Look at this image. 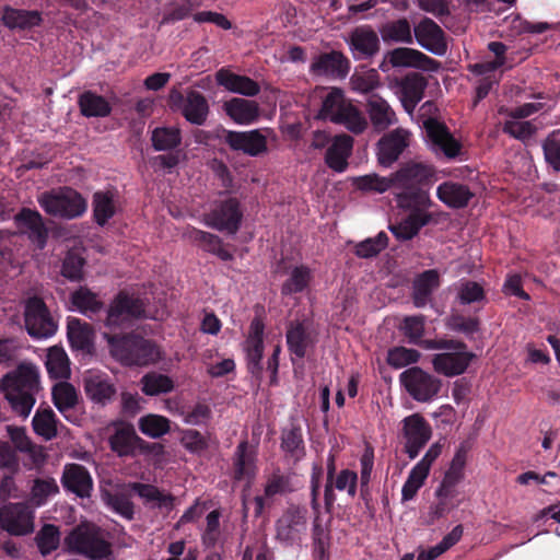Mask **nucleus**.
<instances>
[{
  "label": "nucleus",
  "instance_id": "680f3d73",
  "mask_svg": "<svg viewBox=\"0 0 560 560\" xmlns=\"http://www.w3.org/2000/svg\"><path fill=\"white\" fill-rule=\"evenodd\" d=\"M131 489L148 502L156 501L159 508H172L174 498L172 494H164L158 487L149 483L133 482Z\"/></svg>",
  "mask_w": 560,
  "mask_h": 560
},
{
  "label": "nucleus",
  "instance_id": "4be33fe9",
  "mask_svg": "<svg viewBox=\"0 0 560 560\" xmlns=\"http://www.w3.org/2000/svg\"><path fill=\"white\" fill-rule=\"evenodd\" d=\"M410 132L402 128H396L385 133L376 144L378 163L384 167L392 166L409 147Z\"/></svg>",
  "mask_w": 560,
  "mask_h": 560
},
{
  "label": "nucleus",
  "instance_id": "0eeeda50",
  "mask_svg": "<svg viewBox=\"0 0 560 560\" xmlns=\"http://www.w3.org/2000/svg\"><path fill=\"white\" fill-rule=\"evenodd\" d=\"M38 203L46 213L63 219L79 218L88 209L86 200L71 187L45 191L39 196Z\"/></svg>",
  "mask_w": 560,
  "mask_h": 560
},
{
  "label": "nucleus",
  "instance_id": "aec40b11",
  "mask_svg": "<svg viewBox=\"0 0 560 560\" xmlns=\"http://www.w3.org/2000/svg\"><path fill=\"white\" fill-rule=\"evenodd\" d=\"M16 234L27 235V238L38 249H44L48 240V229L44 223L42 214L34 209L22 208L14 217Z\"/></svg>",
  "mask_w": 560,
  "mask_h": 560
},
{
  "label": "nucleus",
  "instance_id": "f8f14e48",
  "mask_svg": "<svg viewBox=\"0 0 560 560\" xmlns=\"http://www.w3.org/2000/svg\"><path fill=\"white\" fill-rule=\"evenodd\" d=\"M82 386L86 398L94 405L105 407L117 397V386L112 376L100 370H88L82 375Z\"/></svg>",
  "mask_w": 560,
  "mask_h": 560
},
{
  "label": "nucleus",
  "instance_id": "58836bf2",
  "mask_svg": "<svg viewBox=\"0 0 560 560\" xmlns=\"http://www.w3.org/2000/svg\"><path fill=\"white\" fill-rule=\"evenodd\" d=\"M188 236L202 250L218 256L223 261H230L234 258L233 254L224 247L222 238L215 234L192 228Z\"/></svg>",
  "mask_w": 560,
  "mask_h": 560
},
{
  "label": "nucleus",
  "instance_id": "2f4dec72",
  "mask_svg": "<svg viewBox=\"0 0 560 560\" xmlns=\"http://www.w3.org/2000/svg\"><path fill=\"white\" fill-rule=\"evenodd\" d=\"M440 273L436 269H428L419 273L412 281L411 300L416 307L422 308L432 301L433 292L440 287Z\"/></svg>",
  "mask_w": 560,
  "mask_h": 560
},
{
  "label": "nucleus",
  "instance_id": "052dcab7",
  "mask_svg": "<svg viewBox=\"0 0 560 560\" xmlns=\"http://www.w3.org/2000/svg\"><path fill=\"white\" fill-rule=\"evenodd\" d=\"M388 245V236L384 231H381L375 237H369L355 244L354 255L359 258H373L376 257Z\"/></svg>",
  "mask_w": 560,
  "mask_h": 560
},
{
  "label": "nucleus",
  "instance_id": "ddd939ff",
  "mask_svg": "<svg viewBox=\"0 0 560 560\" xmlns=\"http://www.w3.org/2000/svg\"><path fill=\"white\" fill-rule=\"evenodd\" d=\"M0 528L12 536H25L34 530V511L25 502L0 506Z\"/></svg>",
  "mask_w": 560,
  "mask_h": 560
},
{
  "label": "nucleus",
  "instance_id": "20e7f679",
  "mask_svg": "<svg viewBox=\"0 0 560 560\" xmlns=\"http://www.w3.org/2000/svg\"><path fill=\"white\" fill-rule=\"evenodd\" d=\"M63 544L70 553L89 560H110L113 556L109 533L89 521L75 525L65 537Z\"/></svg>",
  "mask_w": 560,
  "mask_h": 560
},
{
  "label": "nucleus",
  "instance_id": "412c9836",
  "mask_svg": "<svg viewBox=\"0 0 560 560\" xmlns=\"http://www.w3.org/2000/svg\"><path fill=\"white\" fill-rule=\"evenodd\" d=\"M423 128L432 145L447 159L453 160L462 154V143L452 135L448 127L435 117L423 119Z\"/></svg>",
  "mask_w": 560,
  "mask_h": 560
},
{
  "label": "nucleus",
  "instance_id": "a19ab883",
  "mask_svg": "<svg viewBox=\"0 0 560 560\" xmlns=\"http://www.w3.org/2000/svg\"><path fill=\"white\" fill-rule=\"evenodd\" d=\"M366 110L373 126L378 130H384L397 121L396 114L390 105L376 94L370 96Z\"/></svg>",
  "mask_w": 560,
  "mask_h": 560
},
{
  "label": "nucleus",
  "instance_id": "338daca9",
  "mask_svg": "<svg viewBox=\"0 0 560 560\" xmlns=\"http://www.w3.org/2000/svg\"><path fill=\"white\" fill-rule=\"evenodd\" d=\"M446 327L456 332H462L466 336H472L480 329V320L478 317H465L458 313H452L445 322Z\"/></svg>",
  "mask_w": 560,
  "mask_h": 560
},
{
  "label": "nucleus",
  "instance_id": "49530a36",
  "mask_svg": "<svg viewBox=\"0 0 560 560\" xmlns=\"http://www.w3.org/2000/svg\"><path fill=\"white\" fill-rule=\"evenodd\" d=\"M45 365L51 378L66 380L70 377V361L61 347L54 346L48 349Z\"/></svg>",
  "mask_w": 560,
  "mask_h": 560
},
{
  "label": "nucleus",
  "instance_id": "1a4fd4ad",
  "mask_svg": "<svg viewBox=\"0 0 560 560\" xmlns=\"http://www.w3.org/2000/svg\"><path fill=\"white\" fill-rule=\"evenodd\" d=\"M242 220L241 202L235 197L215 201L211 210L203 214V223L207 226L230 235L237 233Z\"/></svg>",
  "mask_w": 560,
  "mask_h": 560
},
{
  "label": "nucleus",
  "instance_id": "3c124183",
  "mask_svg": "<svg viewBox=\"0 0 560 560\" xmlns=\"http://www.w3.org/2000/svg\"><path fill=\"white\" fill-rule=\"evenodd\" d=\"M203 0H171L163 13L162 24L175 23L190 16Z\"/></svg>",
  "mask_w": 560,
  "mask_h": 560
},
{
  "label": "nucleus",
  "instance_id": "2eb2a0df",
  "mask_svg": "<svg viewBox=\"0 0 560 560\" xmlns=\"http://www.w3.org/2000/svg\"><path fill=\"white\" fill-rule=\"evenodd\" d=\"M264 331L265 324L261 317L255 316L249 325L248 335L244 341L246 368L248 373L258 382L262 380L264 365Z\"/></svg>",
  "mask_w": 560,
  "mask_h": 560
},
{
  "label": "nucleus",
  "instance_id": "774afa93",
  "mask_svg": "<svg viewBox=\"0 0 560 560\" xmlns=\"http://www.w3.org/2000/svg\"><path fill=\"white\" fill-rule=\"evenodd\" d=\"M85 259L77 252L69 250L63 259L61 275L70 281L83 279Z\"/></svg>",
  "mask_w": 560,
  "mask_h": 560
},
{
  "label": "nucleus",
  "instance_id": "bf43d9fd",
  "mask_svg": "<svg viewBox=\"0 0 560 560\" xmlns=\"http://www.w3.org/2000/svg\"><path fill=\"white\" fill-rule=\"evenodd\" d=\"M52 402L56 408L68 419L66 412L78 402L77 390L70 383H60L52 389Z\"/></svg>",
  "mask_w": 560,
  "mask_h": 560
},
{
  "label": "nucleus",
  "instance_id": "dca6fc26",
  "mask_svg": "<svg viewBox=\"0 0 560 560\" xmlns=\"http://www.w3.org/2000/svg\"><path fill=\"white\" fill-rule=\"evenodd\" d=\"M401 435L405 440L404 451L415 459L432 438L431 424L420 413L407 416L401 421Z\"/></svg>",
  "mask_w": 560,
  "mask_h": 560
},
{
  "label": "nucleus",
  "instance_id": "09e8293b",
  "mask_svg": "<svg viewBox=\"0 0 560 560\" xmlns=\"http://www.w3.org/2000/svg\"><path fill=\"white\" fill-rule=\"evenodd\" d=\"M155 151H172L182 144V132L177 127H156L151 133Z\"/></svg>",
  "mask_w": 560,
  "mask_h": 560
},
{
  "label": "nucleus",
  "instance_id": "9b49d317",
  "mask_svg": "<svg viewBox=\"0 0 560 560\" xmlns=\"http://www.w3.org/2000/svg\"><path fill=\"white\" fill-rule=\"evenodd\" d=\"M24 323L27 334L35 339L49 338L58 328L46 303L38 296H32L26 301Z\"/></svg>",
  "mask_w": 560,
  "mask_h": 560
},
{
  "label": "nucleus",
  "instance_id": "473e14b6",
  "mask_svg": "<svg viewBox=\"0 0 560 560\" xmlns=\"http://www.w3.org/2000/svg\"><path fill=\"white\" fill-rule=\"evenodd\" d=\"M222 108L235 124L243 126L256 122L260 115L257 102L242 97H233L225 101Z\"/></svg>",
  "mask_w": 560,
  "mask_h": 560
},
{
  "label": "nucleus",
  "instance_id": "5fc2aeb1",
  "mask_svg": "<svg viewBox=\"0 0 560 560\" xmlns=\"http://www.w3.org/2000/svg\"><path fill=\"white\" fill-rule=\"evenodd\" d=\"M60 530L54 524H45L37 532L35 542L42 556L46 557L57 550L60 545Z\"/></svg>",
  "mask_w": 560,
  "mask_h": 560
},
{
  "label": "nucleus",
  "instance_id": "8fccbe9b",
  "mask_svg": "<svg viewBox=\"0 0 560 560\" xmlns=\"http://www.w3.org/2000/svg\"><path fill=\"white\" fill-rule=\"evenodd\" d=\"M92 207L94 221L100 226H104L116 213L114 196L109 191L94 192Z\"/></svg>",
  "mask_w": 560,
  "mask_h": 560
},
{
  "label": "nucleus",
  "instance_id": "f03ea898",
  "mask_svg": "<svg viewBox=\"0 0 560 560\" xmlns=\"http://www.w3.org/2000/svg\"><path fill=\"white\" fill-rule=\"evenodd\" d=\"M0 388L12 411L26 419L40 389L38 370L32 364H20L2 377Z\"/></svg>",
  "mask_w": 560,
  "mask_h": 560
},
{
  "label": "nucleus",
  "instance_id": "0e129e2a",
  "mask_svg": "<svg viewBox=\"0 0 560 560\" xmlns=\"http://www.w3.org/2000/svg\"><path fill=\"white\" fill-rule=\"evenodd\" d=\"M59 492V487L54 478H36L31 489V500L37 505H44L50 495Z\"/></svg>",
  "mask_w": 560,
  "mask_h": 560
},
{
  "label": "nucleus",
  "instance_id": "c9c22d12",
  "mask_svg": "<svg viewBox=\"0 0 560 560\" xmlns=\"http://www.w3.org/2000/svg\"><path fill=\"white\" fill-rule=\"evenodd\" d=\"M352 148L353 138L351 136L346 133L336 136L326 151L325 162L327 166L338 173L346 171Z\"/></svg>",
  "mask_w": 560,
  "mask_h": 560
},
{
  "label": "nucleus",
  "instance_id": "b1692460",
  "mask_svg": "<svg viewBox=\"0 0 560 560\" xmlns=\"http://www.w3.org/2000/svg\"><path fill=\"white\" fill-rule=\"evenodd\" d=\"M348 44L355 60H371L381 49L377 33L369 25L352 30L349 34Z\"/></svg>",
  "mask_w": 560,
  "mask_h": 560
},
{
  "label": "nucleus",
  "instance_id": "a18cd8bd",
  "mask_svg": "<svg viewBox=\"0 0 560 560\" xmlns=\"http://www.w3.org/2000/svg\"><path fill=\"white\" fill-rule=\"evenodd\" d=\"M380 33L385 43L411 44L413 42L411 26L406 18L383 24Z\"/></svg>",
  "mask_w": 560,
  "mask_h": 560
},
{
  "label": "nucleus",
  "instance_id": "6ab92c4d",
  "mask_svg": "<svg viewBox=\"0 0 560 560\" xmlns=\"http://www.w3.org/2000/svg\"><path fill=\"white\" fill-rule=\"evenodd\" d=\"M307 513L304 505L289 504L276 522V538L287 545H293L306 529Z\"/></svg>",
  "mask_w": 560,
  "mask_h": 560
},
{
  "label": "nucleus",
  "instance_id": "6e6d98bb",
  "mask_svg": "<svg viewBox=\"0 0 560 560\" xmlns=\"http://www.w3.org/2000/svg\"><path fill=\"white\" fill-rule=\"evenodd\" d=\"M170 424L171 421L166 417L154 413L143 416L138 421L141 433L151 439H159L168 433L171 430Z\"/></svg>",
  "mask_w": 560,
  "mask_h": 560
},
{
  "label": "nucleus",
  "instance_id": "7ed1b4c3",
  "mask_svg": "<svg viewBox=\"0 0 560 560\" xmlns=\"http://www.w3.org/2000/svg\"><path fill=\"white\" fill-rule=\"evenodd\" d=\"M110 355L122 365L145 366L160 359L156 345L140 335L104 332Z\"/></svg>",
  "mask_w": 560,
  "mask_h": 560
},
{
  "label": "nucleus",
  "instance_id": "4c0bfd02",
  "mask_svg": "<svg viewBox=\"0 0 560 560\" xmlns=\"http://www.w3.org/2000/svg\"><path fill=\"white\" fill-rule=\"evenodd\" d=\"M256 455L249 450L247 441H242L235 451L233 476L237 481L250 482L256 475Z\"/></svg>",
  "mask_w": 560,
  "mask_h": 560
},
{
  "label": "nucleus",
  "instance_id": "603ef678",
  "mask_svg": "<svg viewBox=\"0 0 560 560\" xmlns=\"http://www.w3.org/2000/svg\"><path fill=\"white\" fill-rule=\"evenodd\" d=\"M281 448L291 457L300 459L305 455V446L300 425L292 424L281 433Z\"/></svg>",
  "mask_w": 560,
  "mask_h": 560
},
{
  "label": "nucleus",
  "instance_id": "393cba45",
  "mask_svg": "<svg viewBox=\"0 0 560 560\" xmlns=\"http://www.w3.org/2000/svg\"><path fill=\"white\" fill-rule=\"evenodd\" d=\"M410 213L399 223L390 224L389 231L399 242H406L417 236L420 230L432 221V214L428 212V207L400 208Z\"/></svg>",
  "mask_w": 560,
  "mask_h": 560
},
{
  "label": "nucleus",
  "instance_id": "13d9d810",
  "mask_svg": "<svg viewBox=\"0 0 560 560\" xmlns=\"http://www.w3.org/2000/svg\"><path fill=\"white\" fill-rule=\"evenodd\" d=\"M354 185L359 190L365 192L383 194L389 189L394 190L393 173L386 177L375 173L360 176L355 178Z\"/></svg>",
  "mask_w": 560,
  "mask_h": 560
},
{
  "label": "nucleus",
  "instance_id": "864d4df0",
  "mask_svg": "<svg viewBox=\"0 0 560 560\" xmlns=\"http://www.w3.org/2000/svg\"><path fill=\"white\" fill-rule=\"evenodd\" d=\"M425 330V317L423 315L406 316L400 325V331L411 345L424 349V342L430 339H423Z\"/></svg>",
  "mask_w": 560,
  "mask_h": 560
},
{
  "label": "nucleus",
  "instance_id": "ea45409f",
  "mask_svg": "<svg viewBox=\"0 0 560 560\" xmlns=\"http://www.w3.org/2000/svg\"><path fill=\"white\" fill-rule=\"evenodd\" d=\"M70 303L72 307L93 318L104 308V302L100 299L98 294L90 290L88 287H80L70 294Z\"/></svg>",
  "mask_w": 560,
  "mask_h": 560
},
{
  "label": "nucleus",
  "instance_id": "cd10ccee",
  "mask_svg": "<svg viewBox=\"0 0 560 560\" xmlns=\"http://www.w3.org/2000/svg\"><path fill=\"white\" fill-rule=\"evenodd\" d=\"M62 487L80 498H88L91 495L93 489V479L83 465L70 463L63 467L61 477Z\"/></svg>",
  "mask_w": 560,
  "mask_h": 560
},
{
  "label": "nucleus",
  "instance_id": "6e6552de",
  "mask_svg": "<svg viewBox=\"0 0 560 560\" xmlns=\"http://www.w3.org/2000/svg\"><path fill=\"white\" fill-rule=\"evenodd\" d=\"M399 382L409 396L419 402L432 401L442 387L440 378L419 366H412L401 372Z\"/></svg>",
  "mask_w": 560,
  "mask_h": 560
},
{
  "label": "nucleus",
  "instance_id": "bb28decb",
  "mask_svg": "<svg viewBox=\"0 0 560 560\" xmlns=\"http://www.w3.org/2000/svg\"><path fill=\"white\" fill-rule=\"evenodd\" d=\"M285 341L288 350L291 354V361L294 363V358L304 359L307 349L315 345V338L305 325L301 320H291L287 326Z\"/></svg>",
  "mask_w": 560,
  "mask_h": 560
},
{
  "label": "nucleus",
  "instance_id": "a878e982",
  "mask_svg": "<svg viewBox=\"0 0 560 560\" xmlns=\"http://www.w3.org/2000/svg\"><path fill=\"white\" fill-rule=\"evenodd\" d=\"M310 71L318 77L343 79L350 71V61L338 50L323 52L313 60Z\"/></svg>",
  "mask_w": 560,
  "mask_h": 560
},
{
  "label": "nucleus",
  "instance_id": "69168bd1",
  "mask_svg": "<svg viewBox=\"0 0 560 560\" xmlns=\"http://www.w3.org/2000/svg\"><path fill=\"white\" fill-rule=\"evenodd\" d=\"M542 151L548 166L560 173V130H553L546 137Z\"/></svg>",
  "mask_w": 560,
  "mask_h": 560
},
{
  "label": "nucleus",
  "instance_id": "423d86ee",
  "mask_svg": "<svg viewBox=\"0 0 560 560\" xmlns=\"http://www.w3.org/2000/svg\"><path fill=\"white\" fill-rule=\"evenodd\" d=\"M318 117L342 125L355 135L362 133L368 127L362 112L346 97L339 88H332L323 98Z\"/></svg>",
  "mask_w": 560,
  "mask_h": 560
},
{
  "label": "nucleus",
  "instance_id": "4468645a",
  "mask_svg": "<svg viewBox=\"0 0 560 560\" xmlns=\"http://www.w3.org/2000/svg\"><path fill=\"white\" fill-rule=\"evenodd\" d=\"M144 303L140 298L119 291L110 302L104 324L108 328L121 327L125 323L142 317Z\"/></svg>",
  "mask_w": 560,
  "mask_h": 560
},
{
  "label": "nucleus",
  "instance_id": "4d7b16f0",
  "mask_svg": "<svg viewBox=\"0 0 560 560\" xmlns=\"http://www.w3.org/2000/svg\"><path fill=\"white\" fill-rule=\"evenodd\" d=\"M141 385V390L147 396L167 394L174 388V382L170 376L154 372L143 375Z\"/></svg>",
  "mask_w": 560,
  "mask_h": 560
},
{
  "label": "nucleus",
  "instance_id": "f257e3e1",
  "mask_svg": "<svg viewBox=\"0 0 560 560\" xmlns=\"http://www.w3.org/2000/svg\"><path fill=\"white\" fill-rule=\"evenodd\" d=\"M435 180L433 165L408 161L393 173L394 196L398 208L432 206L429 189Z\"/></svg>",
  "mask_w": 560,
  "mask_h": 560
},
{
  "label": "nucleus",
  "instance_id": "c85d7f7f",
  "mask_svg": "<svg viewBox=\"0 0 560 560\" xmlns=\"http://www.w3.org/2000/svg\"><path fill=\"white\" fill-rule=\"evenodd\" d=\"M0 22L10 31H31L43 23L42 12L16 9L9 4L2 8Z\"/></svg>",
  "mask_w": 560,
  "mask_h": 560
},
{
  "label": "nucleus",
  "instance_id": "de8ad7c7",
  "mask_svg": "<svg viewBox=\"0 0 560 560\" xmlns=\"http://www.w3.org/2000/svg\"><path fill=\"white\" fill-rule=\"evenodd\" d=\"M293 491L294 487L291 476L281 471L280 468L273 469L272 472L266 477L264 486V494L266 498L272 500L277 495H287Z\"/></svg>",
  "mask_w": 560,
  "mask_h": 560
},
{
  "label": "nucleus",
  "instance_id": "79ce46f5",
  "mask_svg": "<svg viewBox=\"0 0 560 560\" xmlns=\"http://www.w3.org/2000/svg\"><path fill=\"white\" fill-rule=\"evenodd\" d=\"M137 433L131 424L124 425L108 439L110 450L119 457L135 456Z\"/></svg>",
  "mask_w": 560,
  "mask_h": 560
},
{
  "label": "nucleus",
  "instance_id": "9d476101",
  "mask_svg": "<svg viewBox=\"0 0 560 560\" xmlns=\"http://www.w3.org/2000/svg\"><path fill=\"white\" fill-rule=\"evenodd\" d=\"M215 132L214 138L221 140L232 151L242 152L254 158L268 151L267 137L260 129L236 131L220 126Z\"/></svg>",
  "mask_w": 560,
  "mask_h": 560
},
{
  "label": "nucleus",
  "instance_id": "5701e85b",
  "mask_svg": "<svg viewBox=\"0 0 560 560\" xmlns=\"http://www.w3.org/2000/svg\"><path fill=\"white\" fill-rule=\"evenodd\" d=\"M417 43L425 50L444 56L447 51L446 34L442 27L430 18H423L415 27Z\"/></svg>",
  "mask_w": 560,
  "mask_h": 560
},
{
  "label": "nucleus",
  "instance_id": "c03bdc74",
  "mask_svg": "<svg viewBox=\"0 0 560 560\" xmlns=\"http://www.w3.org/2000/svg\"><path fill=\"white\" fill-rule=\"evenodd\" d=\"M312 270L306 265H299L291 269L288 279L281 285V294L290 296L305 291L312 281Z\"/></svg>",
  "mask_w": 560,
  "mask_h": 560
},
{
  "label": "nucleus",
  "instance_id": "f3484780",
  "mask_svg": "<svg viewBox=\"0 0 560 560\" xmlns=\"http://www.w3.org/2000/svg\"><path fill=\"white\" fill-rule=\"evenodd\" d=\"M170 102L192 125L202 126L208 119L210 113L208 101L202 93L196 90H190L186 95L174 90L170 94Z\"/></svg>",
  "mask_w": 560,
  "mask_h": 560
},
{
  "label": "nucleus",
  "instance_id": "37998d69",
  "mask_svg": "<svg viewBox=\"0 0 560 560\" xmlns=\"http://www.w3.org/2000/svg\"><path fill=\"white\" fill-rule=\"evenodd\" d=\"M57 416L49 406L38 407L32 420L34 432L47 441L57 436Z\"/></svg>",
  "mask_w": 560,
  "mask_h": 560
},
{
  "label": "nucleus",
  "instance_id": "7c9ffc66",
  "mask_svg": "<svg viewBox=\"0 0 560 560\" xmlns=\"http://www.w3.org/2000/svg\"><path fill=\"white\" fill-rule=\"evenodd\" d=\"M67 337L73 350L91 354L94 351L95 332L91 324L80 318L69 317Z\"/></svg>",
  "mask_w": 560,
  "mask_h": 560
},
{
  "label": "nucleus",
  "instance_id": "c756f323",
  "mask_svg": "<svg viewBox=\"0 0 560 560\" xmlns=\"http://www.w3.org/2000/svg\"><path fill=\"white\" fill-rule=\"evenodd\" d=\"M397 85L401 105L407 113L411 114L424 95L427 80L420 73L412 72L401 78Z\"/></svg>",
  "mask_w": 560,
  "mask_h": 560
},
{
  "label": "nucleus",
  "instance_id": "a211bd4d",
  "mask_svg": "<svg viewBox=\"0 0 560 560\" xmlns=\"http://www.w3.org/2000/svg\"><path fill=\"white\" fill-rule=\"evenodd\" d=\"M388 65L393 68L407 67L423 71H438L441 67L440 61L409 47H398L387 51L385 60L380 65V69L384 72L388 71Z\"/></svg>",
  "mask_w": 560,
  "mask_h": 560
},
{
  "label": "nucleus",
  "instance_id": "e433bc0d",
  "mask_svg": "<svg viewBox=\"0 0 560 560\" xmlns=\"http://www.w3.org/2000/svg\"><path fill=\"white\" fill-rule=\"evenodd\" d=\"M78 106L86 118H104L110 115L113 107L109 101L94 91L86 90L78 97Z\"/></svg>",
  "mask_w": 560,
  "mask_h": 560
},
{
  "label": "nucleus",
  "instance_id": "72a5a7b5",
  "mask_svg": "<svg viewBox=\"0 0 560 560\" xmlns=\"http://www.w3.org/2000/svg\"><path fill=\"white\" fill-rule=\"evenodd\" d=\"M217 83L228 91L244 96H256L260 92L258 82L249 77L236 74L229 69L222 68L215 73Z\"/></svg>",
  "mask_w": 560,
  "mask_h": 560
},
{
  "label": "nucleus",
  "instance_id": "e2e57ef3",
  "mask_svg": "<svg viewBox=\"0 0 560 560\" xmlns=\"http://www.w3.org/2000/svg\"><path fill=\"white\" fill-rule=\"evenodd\" d=\"M420 358L421 353L418 350L397 346L387 351L386 362L394 369H401L418 363Z\"/></svg>",
  "mask_w": 560,
  "mask_h": 560
},
{
  "label": "nucleus",
  "instance_id": "39448f33",
  "mask_svg": "<svg viewBox=\"0 0 560 560\" xmlns=\"http://www.w3.org/2000/svg\"><path fill=\"white\" fill-rule=\"evenodd\" d=\"M425 350H444L432 355L433 370L446 377L464 374L477 355L468 350L467 345L453 338H435L424 342Z\"/></svg>",
  "mask_w": 560,
  "mask_h": 560
},
{
  "label": "nucleus",
  "instance_id": "f704fd0d",
  "mask_svg": "<svg viewBox=\"0 0 560 560\" xmlns=\"http://www.w3.org/2000/svg\"><path fill=\"white\" fill-rule=\"evenodd\" d=\"M475 194L470 188L457 182H443L436 188V197L452 209H463L468 206Z\"/></svg>",
  "mask_w": 560,
  "mask_h": 560
}]
</instances>
